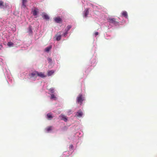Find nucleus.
Returning <instances> with one entry per match:
<instances>
[{
	"label": "nucleus",
	"mask_w": 157,
	"mask_h": 157,
	"mask_svg": "<svg viewBox=\"0 0 157 157\" xmlns=\"http://www.w3.org/2000/svg\"><path fill=\"white\" fill-rule=\"evenodd\" d=\"M89 13V10L88 9H86L84 11V17L86 18L87 17Z\"/></svg>",
	"instance_id": "nucleus-8"
},
{
	"label": "nucleus",
	"mask_w": 157,
	"mask_h": 157,
	"mask_svg": "<svg viewBox=\"0 0 157 157\" xmlns=\"http://www.w3.org/2000/svg\"><path fill=\"white\" fill-rule=\"evenodd\" d=\"M122 16L125 17L126 18H127L128 17L127 13L126 11H123L122 13Z\"/></svg>",
	"instance_id": "nucleus-12"
},
{
	"label": "nucleus",
	"mask_w": 157,
	"mask_h": 157,
	"mask_svg": "<svg viewBox=\"0 0 157 157\" xmlns=\"http://www.w3.org/2000/svg\"><path fill=\"white\" fill-rule=\"evenodd\" d=\"M29 76L30 78H36L37 77V71H35L29 74Z\"/></svg>",
	"instance_id": "nucleus-2"
},
{
	"label": "nucleus",
	"mask_w": 157,
	"mask_h": 157,
	"mask_svg": "<svg viewBox=\"0 0 157 157\" xmlns=\"http://www.w3.org/2000/svg\"><path fill=\"white\" fill-rule=\"evenodd\" d=\"M54 20L57 23H60L62 21V19L59 17L55 18Z\"/></svg>",
	"instance_id": "nucleus-9"
},
{
	"label": "nucleus",
	"mask_w": 157,
	"mask_h": 157,
	"mask_svg": "<svg viewBox=\"0 0 157 157\" xmlns=\"http://www.w3.org/2000/svg\"><path fill=\"white\" fill-rule=\"evenodd\" d=\"M54 72V71L53 70H51L49 71L48 72V76H50L52 75Z\"/></svg>",
	"instance_id": "nucleus-13"
},
{
	"label": "nucleus",
	"mask_w": 157,
	"mask_h": 157,
	"mask_svg": "<svg viewBox=\"0 0 157 157\" xmlns=\"http://www.w3.org/2000/svg\"><path fill=\"white\" fill-rule=\"evenodd\" d=\"M8 5L6 3H4L2 1H0V8L4 9L7 8Z\"/></svg>",
	"instance_id": "nucleus-3"
},
{
	"label": "nucleus",
	"mask_w": 157,
	"mask_h": 157,
	"mask_svg": "<svg viewBox=\"0 0 157 157\" xmlns=\"http://www.w3.org/2000/svg\"><path fill=\"white\" fill-rule=\"evenodd\" d=\"M42 17L44 19H45L46 20H48L49 19L48 16L46 14L43 15L42 16Z\"/></svg>",
	"instance_id": "nucleus-14"
},
{
	"label": "nucleus",
	"mask_w": 157,
	"mask_h": 157,
	"mask_svg": "<svg viewBox=\"0 0 157 157\" xmlns=\"http://www.w3.org/2000/svg\"><path fill=\"white\" fill-rule=\"evenodd\" d=\"M47 116L48 118V119H51V118H53V117L52 116V115L50 114H49V113H48L47 114Z\"/></svg>",
	"instance_id": "nucleus-21"
},
{
	"label": "nucleus",
	"mask_w": 157,
	"mask_h": 157,
	"mask_svg": "<svg viewBox=\"0 0 157 157\" xmlns=\"http://www.w3.org/2000/svg\"><path fill=\"white\" fill-rule=\"evenodd\" d=\"M49 90L51 93H53L54 91V88H51L49 89Z\"/></svg>",
	"instance_id": "nucleus-22"
},
{
	"label": "nucleus",
	"mask_w": 157,
	"mask_h": 157,
	"mask_svg": "<svg viewBox=\"0 0 157 157\" xmlns=\"http://www.w3.org/2000/svg\"><path fill=\"white\" fill-rule=\"evenodd\" d=\"M28 33L29 35H32L33 34V31L32 27L31 26H29L28 28Z\"/></svg>",
	"instance_id": "nucleus-10"
},
{
	"label": "nucleus",
	"mask_w": 157,
	"mask_h": 157,
	"mask_svg": "<svg viewBox=\"0 0 157 157\" xmlns=\"http://www.w3.org/2000/svg\"><path fill=\"white\" fill-rule=\"evenodd\" d=\"M71 112V110H69V111H68L67 113L68 114H70Z\"/></svg>",
	"instance_id": "nucleus-27"
},
{
	"label": "nucleus",
	"mask_w": 157,
	"mask_h": 157,
	"mask_svg": "<svg viewBox=\"0 0 157 157\" xmlns=\"http://www.w3.org/2000/svg\"><path fill=\"white\" fill-rule=\"evenodd\" d=\"M67 32L66 31V32H65L64 33V36H65L66 35H67Z\"/></svg>",
	"instance_id": "nucleus-26"
},
{
	"label": "nucleus",
	"mask_w": 157,
	"mask_h": 157,
	"mask_svg": "<svg viewBox=\"0 0 157 157\" xmlns=\"http://www.w3.org/2000/svg\"><path fill=\"white\" fill-rule=\"evenodd\" d=\"M70 147L71 148H72L73 147V146L72 145H71Z\"/></svg>",
	"instance_id": "nucleus-29"
},
{
	"label": "nucleus",
	"mask_w": 157,
	"mask_h": 157,
	"mask_svg": "<svg viewBox=\"0 0 157 157\" xmlns=\"http://www.w3.org/2000/svg\"><path fill=\"white\" fill-rule=\"evenodd\" d=\"M23 5L25 6V4L26 3V0H22Z\"/></svg>",
	"instance_id": "nucleus-23"
},
{
	"label": "nucleus",
	"mask_w": 157,
	"mask_h": 157,
	"mask_svg": "<svg viewBox=\"0 0 157 157\" xmlns=\"http://www.w3.org/2000/svg\"><path fill=\"white\" fill-rule=\"evenodd\" d=\"M85 100V98L83 96L82 94H80L76 99V102L80 104L81 105L82 104L83 101Z\"/></svg>",
	"instance_id": "nucleus-1"
},
{
	"label": "nucleus",
	"mask_w": 157,
	"mask_h": 157,
	"mask_svg": "<svg viewBox=\"0 0 157 157\" xmlns=\"http://www.w3.org/2000/svg\"><path fill=\"white\" fill-rule=\"evenodd\" d=\"M98 34V32H96L94 33V35L95 36H97Z\"/></svg>",
	"instance_id": "nucleus-25"
},
{
	"label": "nucleus",
	"mask_w": 157,
	"mask_h": 157,
	"mask_svg": "<svg viewBox=\"0 0 157 157\" xmlns=\"http://www.w3.org/2000/svg\"><path fill=\"white\" fill-rule=\"evenodd\" d=\"M109 21L110 23L115 25H117L118 23V22L116 21L115 19L114 18H109Z\"/></svg>",
	"instance_id": "nucleus-4"
},
{
	"label": "nucleus",
	"mask_w": 157,
	"mask_h": 157,
	"mask_svg": "<svg viewBox=\"0 0 157 157\" xmlns=\"http://www.w3.org/2000/svg\"><path fill=\"white\" fill-rule=\"evenodd\" d=\"M14 45V44L11 42H9L8 43L7 45L8 46L10 47L13 46Z\"/></svg>",
	"instance_id": "nucleus-18"
},
{
	"label": "nucleus",
	"mask_w": 157,
	"mask_h": 157,
	"mask_svg": "<svg viewBox=\"0 0 157 157\" xmlns=\"http://www.w3.org/2000/svg\"><path fill=\"white\" fill-rule=\"evenodd\" d=\"M52 130V127L51 126L47 128L46 129V130L48 132H49L51 130Z\"/></svg>",
	"instance_id": "nucleus-16"
},
{
	"label": "nucleus",
	"mask_w": 157,
	"mask_h": 157,
	"mask_svg": "<svg viewBox=\"0 0 157 157\" xmlns=\"http://www.w3.org/2000/svg\"><path fill=\"white\" fill-rule=\"evenodd\" d=\"M38 12V10L36 8L33 11V13L34 16L36 15Z\"/></svg>",
	"instance_id": "nucleus-11"
},
{
	"label": "nucleus",
	"mask_w": 157,
	"mask_h": 157,
	"mask_svg": "<svg viewBox=\"0 0 157 157\" xmlns=\"http://www.w3.org/2000/svg\"><path fill=\"white\" fill-rule=\"evenodd\" d=\"M72 26L71 25H69L67 26L66 29V31L67 32H68L69 29L71 28Z\"/></svg>",
	"instance_id": "nucleus-19"
},
{
	"label": "nucleus",
	"mask_w": 157,
	"mask_h": 157,
	"mask_svg": "<svg viewBox=\"0 0 157 157\" xmlns=\"http://www.w3.org/2000/svg\"><path fill=\"white\" fill-rule=\"evenodd\" d=\"M83 115V112L81 111V110L78 111L76 115L77 117H81Z\"/></svg>",
	"instance_id": "nucleus-7"
},
{
	"label": "nucleus",
	"mask_w": 157,
	"mask_h": 157,
	"mask_svg": "<svg viewBox=\"0 0 157 157\" xmlns=\"http://www.w3.org/2000/svg\"><path fill=\"white\" fill-rule=\"evenodd\" d=\"M51 48L52 47L51 46L47 47L45 48V51H46V52H48L50 50Z\"/></svg>",
	"instance_id": "nucleus-15"
},
{
	"label": "nucleus",
	"mask_w": 157,
	"mask_h": 157,
	"mask_svg": "<svg viewBox=\"0 0 157 157\" xmlns=\"http://www.w3.org/2000/svg\"><path fill=\"white\" fill-rule=\"evenodd\" d=\"M51 99H54L55 100H56L57 99L56 97L54 94H52L51 95Z\"/></svg>",
	"instance_id": "nucleus-17"
},
{
	"label": "nucleus",
	"mask_w": 157,
	"mask_h": 157,
	"mask_svg": "<svg viewBox=\"0 0 157 157\" xmlns=\"http://www.w3.org/2000/svg\"><path fill=\"white\" fill-rule=\"evenodd\" d=\"M2 47V44H0V49Z\"/></svg>",
	"instance_id": "nucleus-28"
},
{
	"label": "nucleus",
	"mask_w": 157,
	"mask_h": 157,
	"mask_svg": "<svg viewBox=\"0 0 157 157\" xmlns=\"http://www.w3.org/2000/svg\"><path fill=\"white\" fill-rule=\"evenodd\" d=\"M61 38V36L60 35L56 36V40L57 41L60 40Z\"/></svg>",
	"instance_id": "nucleus-20"
},
{
	"label": "nucleus",
	"mask_w": 157,
	"mask_h": 157,
	"mask_svg": "<svg viewBox=\"0 0 157 157\" xmlns=\"http://www.w3.org/2000/svg\"><path fill=\"white\" fill-rule=\"evenodd\" d=\"M40 77L42 78H44L46 77V76L42 72H39L37 71V76Z\"/></svg>",
	"instance_id": "nucleus-6"
},
{
	"label": "nucleus",
	"mask_w": 157,
	"mask_h": 157,
	"mask_svg": "<svg viewBox=\"0 0 157 157\" xmlns=\"http://www.w3.org/2000/svg\"><path fill=\"white\" fill-rule=\"evenodd\" d=\"M48 60L49 63H51L52 61V59L51 58H48Z\"/></svg>",
	"instance_id": "nucleus-24"
},
{
	"label": "nucleus",
	"mask_w": 157,
	"mask_h": 157,
	"mask_svg": "<svg viewBox=\"0 0 157 157\" xmlns=\"http://www.w3.org/2000/svg\"><path fill=\"white\" fill-rule=\"evenodd\" d=\"M59 117L62 120H63L65 122H67V117L64 115L61 114L59 116Z\"/></svg>",
	"instance_id": "nucleus-5"
}]
</instances>
